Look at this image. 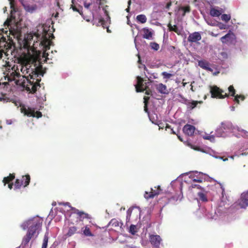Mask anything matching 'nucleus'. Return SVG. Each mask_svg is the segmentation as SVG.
<instances>
[{"label":"nucleus","mask_w":248,"mask_h":248,"mask_svg":"<svg viewBox=\"0 0 248 248\" xmlns=\"http://www.w3.org/2000/svg\"><path fill=\"white\" fill-rule=\"evenodd\" d=\"M42 225V222L38 219H29L24 222L21 225V227L25 230L29 228L26 234L23 237L21 246L22 248H25L28 245V244L31 239L34 236H37L38 234L37 230L39 229Z\"/></svg>","instance_id":"obj_1"},{"label":"nucleus","mask_w":248,"mask_h":248,"mask_svg":"<svg viewBox=\"0 0 248 248\" xmlns=\"http://www.w3.org/2000/svg\"><path fill=\"white\" fill-rule=\"evenodd\" d=\"M32 72L29 74L31 79H33V81L28 80L29 84L27 85L26 87V90L30 91L31 93H34L36 91L38 87H40L39 82L41 81V78H36L34 82V80L35 78L38 77L39 76H43L44 72L42 69V65L36 67L34 69L31 70Z\"/></svg>","instance_id":"obj_2"},{"label":"nucleus","mask_w":248,"mask_h":248,"mask_svg":"<svg viewBox=\"0 0 248 248\" xmlns=\"http://www.w3.org/2000/svg\"><path fill=\"white\" fill-rule=\"evenodd\" d=\"M210 90L212 98L223 99L229 96V94L227 93L223 94L224 91L216 85L210 86Z\"/></svg>","instance_id":"obj_3"},{"label":"nucleus","mask_w":248,"mask_h":248,"mask_svg":"<svg viewBox=\"0 0 248 248\" xmlns=\"http://www.w3.org/2000/svg\"><path fill=\"white\" fill-rule=\"evenodd\" d=\"M20 111L24 115H26L28 117H33L39 118L42 116V113L40 111H35L34 109L29 107L27 108L24 105L20 106Z\"/></svg>","instance_id":"obj_4"},{"label":"nucleus","mask_w":248,"mask_h":248,"mask_svg":"<svg viewBox=\"0 0 248 248\" xmlns=\"http://www.w3.org/2000/svg\"><path fill=\"white\" fill-rule=\"evenodd\" d=\"M222 43L225 44H233L235 42L236 37L234 33L229 31L228 33L220 38Z\"/></svg>","instance_id":"obj_5"},{"label":"nucleus","mask_w":248,"mask_h":248,"mask_svg":"<svg viewBox=\"0 0 248 248\" xmlns=\"http://www.w3.org/2000/svg\"><path fill=\"white\" fill-rule=\"evenodd\" d=\"M155 189L151 188V191L148 192L147 191H145V193L144 194V197L146 199H153L155 196L158 195L161 191H162V189L160 188V186H155Z\"/></svg>","instance_id":"obj_6"},{"label":"nucleus","mask_w":248,"mask_h":248,"mask_svg":"<svg viewBox=\"0 0 248 248\" xmlns=\"http://www.w3.org/2000/svg\"><path fill=\"white\" fill-rule=\"evenodd\" d=\"M25 179V181L24 182L23 180H20L18 179H16L15 183V187L17 189L20 188L22 186H23L24 187L27 186L30 183L31 180V177L29 174H26L25 175L23 176V178Z\"/></svg>","instance_id":"obj_7"},{"label":"nucleus","mask_w":248,"mask_h":248,"mask_svg":"<svg viewBox=\"0 0 248 248\" xmlns=\"http://www.w3.org/2000/svg\"><path fill=\"white\" fill-rule=\"evenodd\" d=\"M238 204L241 208H245L248 206V190L241 194Z\"/></svg>","instance_id":"obj_8"},{"label":"nucleus","mask_w":248,"mask_h":248,"mask_svg":"<svg viewBox=\"0 0 248 248\" xmlns=\"http://www.w3.org/2000/svg\"><path fill=\"white\" fill-rule=\"evenodd\" d=\"M151 244L155 248H160L159 246L162 241V239L158 235H151L149 237Z\"/></svg>","instance_id":"obj_9"},{"label":"nucleus","mask_w":248,"mask_h":248,"mask_svg":"<svg viewBox=\"0 0 248 248\" xmlns=\"http://www.w3.org/2000/svg\"><path fill=\"white\" fill-rule=\"evenodd\" d=\"M137 83L135 85L137 92H143L144 91L145 86L147 85V83H143V79L140 76L137 77Z\"/></svg>","instance_id":"obj_10"},{"label":"nucleus","mask_w":248,"mask_h":248,"mask_svg":"<svg viewBox=\"0 0 248 248\" xmlns=\"http://www.w3.org/2000/svg\"><path fill=\"white\" fill-rule=\"evenodd\" d=\"M202 39V36L199 32H194L190 33L187 38V41L189 43H196Z\"/></svg>","instance_id":"obj_11"},{"label":"nucleus","mask_w":248,"mask_h":248,"mask_svg":"<svg viewBox=\"0 0 248 248\" xmlns=\"http://www.w3.org/2000/svg\"><path fill=\"white\" fill-rule=\"evenodd\" d=\"M71 209L75 214H76L78 216L79 220L80 221H83L84 218H91L90 216L88 214L85 213L83 211H80L74 207H72Z\"/></svg>","instance_id":"obj_12"},{"label":"nucleus","mask_w":248,"mask_h":248,"mask_svg":"<svg viewBox=\"0 0 248 248\" xmlns=\"http://www.w3.org/2000/svg\"><path fill=\"white\" fill-rule=\"evenodd\" d=\"M195 130V127L192 125L186 124L183 128V132L188 136H192Z\"/></svg>","instance_id":"obj_13"},{"label":"nucleus","mask_w":248,"mask_h":248,"mask_svg":"<svg viewBox=\"0 0 248 248\" xmlns=\"http://www.w3.org/2000/svg\"><path fill=\"white\" fill-rule=\"evenodd\" d=\"M3 40L2 42L0 41V59H1L2 57L3 53H4L6 55H7L6 54L7 52L5 51V50H7L10 46H8L7 42L6 41V39L3 37L2 38Z\"/></svg>","instance_id":"obj_14"},{"label":"nucleus","mask_w":248,"mask_h":248,"mask_svg":"<svg viewBox=\"0 0 248 248\" xmlns=\"http://www.w3.org/2000/svg\"><path fill=\"white\" fill-rule=\"evenodd\" d=\"M123 224L122 222L118 221L116 219H112L108 223V226H111L115 229H121Z\"/></svg>","instance_id":"obj_15"},{"label":"nucleus","mask_w":248,"mask_h":248,"mask_svg":"<svg viewBox=\"0 0 248 248\" xmlns=\"http://www.w3.org/2000/svg\"><path fill=\"white\" fill-rule=\"evenodd\" d=\"M155 86L158 93L162 94H167L168 93L167 86L165 85L159 83L156 84Z\"/></svg>","instance_id":"obj_16"},{"label":"nucleus","mask_w":248,"mask_h":248,"mask_svg":"<svg viewBox=\"0 0 248 248\" xmlns=\"http://www.w3.org/2000/svg\"><path fill=\"white\" fill-rule=\"evenodd\" d=\"M232 128V125L230 123H222L221 126L220 128L218 129L217 131V133H218L220 131H222L223 129L227 130V129H231ZM217 136H221L222 134L217 133Z\"/></svg>","instance_id":"obj_17"},{"label":"nucleus","mask_w":248,"mask_h":248,"mask_svg":"<svg viewBox=\"0 0 248 248\" xmlns=\"http://www.w3.org/2000/svg\"><path fill=\"white\" fill-rule=\"evenodd\" d=\"M199 66L205 70L212 71V69L209 67V63L205 60H201L198 62Z\"/></svg>","instance_id":"obj_18"},{"label":"nucleus","mask_w":248,"mask_h":248,"mask_svg":"<svg viewBox=\"0 0 248 248\" xmlns=\"http://www.w3.org/2000/svg\"><path fill=\"white\" fill-rule=\"evenodd\" d=\"M96 26H102V27L104 29H105V28L107 29V31L108 33H110L111 32V31L109 29L108 27V26L107 25V24L106 23V22L105 21L103 17H100L99 18V19H98V23L96 24Z\"/></svg>","instance_id":"obj_19"},{"label":"nucleus","mask_w":248,"mask_h":248,"mask_svg":"<svg viewBox=\"0 0 248 248\" xmlns=\"http://www.w3.org/2000/svg\"><path fill=\"white\" fill-rule=\"evenodd\" d=\"M77 230L78 228L77 227L75 226H69L68 228V230L65 234V236L67 237H71L77 232Z\"/></svg>","instance_id":"obj_20"},{"label":"nucleus","mask_w":248,"mask_h":248,"mask_svg":"<svg viewBox=\"0 0 248 248\" xmlns=\"http://www.w3.org/2000/svg\"><path fill=\"white\" fill-rule=\"evenodd\" d=\"M143 32V38L147 39H149L152 37L153 33L150 30L147 28H144L142 29Z\"/></svg>","instance_id":"obj_21"},{"label":"nucleus","mask_w":248,"mask_h":248,"mask_svg":"<svg viewBox=\"0 0 248 248\" xmlns=\"http://www.w3.org/2000/svg\"><path fill=\"white\" fill-rule=\"evenodd\" d=\"M202 101H192L191 102L190 101H187V103H186V105L187 106V107L191 109H192L194 108L195 107H196L197 105L199 103H202Z\"/></svg>","instance_id":"obj_22"},{"label":"nucleus","mask_w":248,"mask_h":248,"mask_svg":"<svg viewBox=\"0 0 248 248\" xmlns=\"http://www.w3.org/2000/svg\"><path fill=\"white\" fill-rule=\"evenodd\" d=\"M15 176L14 173H10L8 176L4 177L2 181L4 183V185L5 186L6 184L10 183L15 179Z\"/></svg>","instance_id":"obj_23"},{"label":"nucleus","mask_w":248,"mask_h":248,"mask_svg":"<svg viewBox=\"0 0 248 248\" xmlns=\"http://www.w3.org/2000/svg\"><path fill=\"white\" fill-rule=\"evenodd\" d=\"M210 14L213 17H218L221 15V11L213 8L210 10Z\"/></svg>","instance_id":"obj_24"},{"label":"nucleus","mask_w":248,"mask_h":248,"mask_svg":"<svg viewBox=\"0 0 248 248\" xmlns=\"http://www.w3.org/2000/svg\"><path fill=\"white\" fill-rule=\"evenodd\" d=\"M137 21L142 24L145 23L147 21V17L144 15H139L137 16Z\"/></svg>","instance_id":"obj_25"},{"label":"nucleus","mask_w":248,"mask_h":248,"mask_svg":"<svg viewBox=\"0 0 248 248\" xmlns=\"http://www.w3.org/2000/svg\"><path fill=\"white\" fill-rule=\"evenodd\" d=\"M168 27L170 31H173L176 32L177 34H180V31L178 29L176 25L172 26L170 23L168 24Z\"/></svg>","instance_id":"obj_26"},{"label":"nucleus","mask_w":248,"mask_h":248,"mask_svg":"<svg viewBox=\"0 0 248 248\" xmlns=\"http://www.w3.org/2000/svg\"><path fill=\"white\" fill-rule=\"evenodd\" d=\"M83 234L86 236H93V234L91 232L90 228L87 226L85 227V229L83 231Z\"/></svg>","instance_id":"obj_27"},{"label":"nucleus","mask_w":248,"mask_h":248,"mask_svg":"<svg viewBox=\"0 0 248 248\" xmlns=\"http://www.w3.org/2000/svg\"><path fill=\"white\" fill-rule=\"evenodd\" d=\"M198 196L201 201L202 202H207V199L206 196L205 194L202 192H199L198 193Z\"/></svg>","instance_id":"obj_28"},{"label":"nucleus","mask_w":248,"mask_h":248,"mask_svg":"<svg viewBox=\"0 0 248 248\" xmlns=\"http://www.w3.org/2000/svg\"><path fill=\"white\" fill-rule=\"evenodd\" d=\"M231 16L230 15L223 14L221 16V20L225 21V22H228L231 19Z\"/></svg>","instance_id":"obj_29"},{"label":"nucleus","mask_w":248,"mask_h":248,"mask_svg":"<svg viewBox=\"0 0 248 248\" xmlns=\"http://www.w3.org/2000/svg\"><path fill=\"white\" fill-rule=\"evenodd\" d=\"M245 98V97L243 95H236L234 98V101H235L237 104L239 103V99H240L242 101H243Z\"/></svg>","instance_id":"obj_30"},{"label":"nucleus","mask_w":248,"mask_h":248,"mask_svg":"<svg viewBox=\"0 0 248 248\" xmlns=\"http://www.w3.org/2000/svg\"><path fill=\"white\" fill-rule=\"evenodd\" d=\"M161 75L163 76L164 79H169L173 76V74L168 73L166 72H163L161 73Z\"/></svg>","instance_id":"obj_31"},{"label":"nucleus","mask_w":248,"mask_h":248,"mask_svg":"<svg viewBox=\"0 0 248 248\" xmlns=\"http://www.w3.org/2000/svg\"><path fill=\"white\" fill-rule=\"evenodd\" d=\"M229 92L231 96L235 97V90L232 85H230L228 88Z\"/></svg>","instance_id":"obj_32"},{"label":"nucleus","mask_w":248,"mask_h":248,"mask_svg":"<svg viewBox=\"0 0 248 248\" xmlns=\"http://www.w3.org/2000/svg\"><path fill=\"white\" fill-rule=\"evenodd\" d=\"M181 9L184 11V13L183 14V16H185L186 13H189L190 12V7L189 5L182 7Z\"/></svg>","instance_id":"obj_33"},{"label":"nucleus","mask_w":248,"mask_h":248,"mask_svg":"<svg viewBox=\"0 0 248 248\" xmlns=\"http://www.w3.org/2000/svg\"><path fill=\"white\" fill-rule=\"evenodd\" d=\"M150 46L151 48L155 50H158L159 48V45L155 42H152L150 43Z\"/></svg>","instance_id":"obj_34"},{"label":"nucleus","mask_w":248,"mask_h":248,"mask_svg":"<svg viewBox=\"0 0 248 248\" xmlns=\"http://www.w3.org/2000/svg\"><path fill=\"white\" fill-rule=\"evenodd\" d=\"M48 243V237L46 235H45L43 240V243L42 248H46Z\"/></svg>","instance_id":"obj_35"},{"label":"nucleus","mask_w":248,"mask_h":248,"mask_svg":"<svg viewBox=\"0 0 248 248\" xmlns=\"http://www.w3.org/2000/svg\"><path fill=\"white\" fill-rule=\"evenodd\" d=\"M198 175L200 176L198 177L197 176L196 178H193V181L194 182H199V183L202 182V178H201V176L202 175V173H198Z\"/></svg>","instance_id":"obj_36"},{"label":"nucleus","mask_w":248,"mask_h":248,"mask_svg":"<svg viewBox=\"0 0 248 248\" xmlns=\"http://www.w3.org/2000/svg\"><path fill=\"white\" fill-rule=\"evenodd\" d=\"M136 226L134 225H131L130 226L129 232L133 234L136 232Z\"/></svg>","instance_id":"obj_37"},{"label":"nucleus","mask_w":248,"mask_h":248,"mask_svg":"<svg viewBox=\"0 0 248 248\" xmlns=\"http://www.w3.org/2000/svg\"><path fill=\"white\" fill-rule=\"evenodd\" d=\"M184 143L192 149H193L195 150H199V147L194 146V145H192L190 143H189L188 141H185Z\"/></svg>","instance_id":"obj_38"},{"label":"nucleus","mask_w":248,"mask_h":248,"mask_svg":"<svg viewBox=\"0 0 248 248\" xmlns=\"http://www.w3.org/2000/svg\"><path fill=\"white\" fill-rule=\"evenodd\" d=\"M144 91H145V94L147 95H152V91L148 87L147 85L145 86V88H144Z\"/></svg>","instance_id":"obj_39"},{"label":"nucleus","mask_w":248,"mask_h":248,"mask_svg":"<svg viewBox=\"0 0 248 248\" xmlns=\"http://www.w3.org/2000/svg\"><path fill=\"white\" fill-rule=\"evenodd\" d=\"M10 99L7 97L5 95L2 94L1 97H0V101H3L4 102H7L9 101Z\"/></svg>","instance_id":"obj_40"},{"label":"nucleus","mask_w":248,"mask_h":248,"mask_svg":"<svg viewBox=\"0 0 248 248\" xmlns=\"http://www.w3.org/2000/svg\"><path fill=\"white\" fill-rule=\"evenodd\" d=\"M71 8H72L73 10L74 11H75V12H78V13H79L80 15H82V11H80L79 9H78L75 6L73 5H71Z\"/></svg>","instance_id":"obj_41"},{"label":"nucleus","mask_w":248,"mask_h":248,"mask_svg":"<svg viewBox=\"0 0 248 248\" xmlns=\"http://www.w3.org/2000/svg\"><path fill=\"white\" fill-rule=\"evenodd\" d=\"M24 47L27 49H29V48L31 47L30 46V43L28 40H25V42L24 43Z\"/></svg>","instance_id":"obj_42"},{"label":"nucleus","mask_w":248,"mask_h":248,"mask_svg":"<svg viewBox=\"0 0 248 248\" xmlns=\"http://www.w3.org/2000/svg\"><path fill=\"white\" fill-rule=\"evenodd\" d=\"M92 3L87 2L86 1L84 2V6L86 9H89Z\"/></svg>","instance_id":"obj_43"},{"label":"nucleus","mask_w":248,"mask_h":248,"mask_svg":"<svg viewBox=\"0 0 248 248\" xmlns=\"http://www.w3.org/2000/svg\"><path fill=\"white\" fill-rule=\"evenodd\" d=\"M126 213H127L126 218H127V219H128L131 216V213H132V210H131L130 209H128V210L127 211Z\"/></svg>","instance_id":"obj_44"},{"label":"nucleus","mask_w":248,"mask_h":248,"mask_svg":"<svg viewBox=\"0 0 248 248\" xmlns=\"http://www.w3.org/2000/svg\"><path fill=\"white\" fill-rule=\"evenodd\" d=\"M241 131L243 134V137L248 138V132L244 130H242Z\"/></svg>","instance_id":"obj_45"},{"label":"nucleus","mask_w":248,"mask_h":248,"mask_svg":"<svg viewBox=\"0 0 248 248\" xmlns=\"http://www.w3.org/2000/svg\"><path fill=\"white\" fill-rule=\"evenodd\" d=\"M156 124H157L159 126V129H163L164 128V124L162 123H155Z\"/></svg>","instance_id":"obj_46"},{"label":"nucleus","mask_w":248,"mask_h":248,"mask_svg":"<svg viewBox=\"0 0 248 248\" xmlns=\"http://www.w3.org/2000/svg\"><path fill=\"white\" fill-rule=\"evenodd\" d=\"M172 5V2L171 1H169V2H168L166 5V8L167 9H169L170 7Z\"/></svg>","instance_id":"obj_47"},{"label":"nucleus","mask_w":248,"mask_h":248,"mask_svg":"<svg viewBox=\"0 0 248 248\" xmlns=\"http://www.w3.org/2000/svg\"><path fill=\"white\" fill-rule=\"evenodd\" d=\"M144 103H145L144 110L146 112H147L148 110V108H147V103H146V99L145 97H144Z\"/></svg>","instance_id":"obj_48"},{"label":"nucleus","mask_w":248,"mask_h":248,"mask_svg":"<svg viewBox=\"0 0 248 248\" xmlns=\"http://www.w3.org/2000/svg\"><path fill=\"white\" fill-rule=\"evenodd\" d=\"M192 187H193V188L197 187V188H199V189L201 188L200 186L198 185H192Z\"/></svg>","instance_id":"obj_49"},{"label":"nucleus","mask_w":248,"mask_h":248,"mask_svg":"<svg viewBox=\"0 0 248 248\" xmlns=\"http://www.w3.org/2000/svg\"><path fill=\"white\" fill-rule=\"evenodd\" d=\"M9 0L10 1V4L11 8H12L14 6L13 2H14V0Z\"/></svg>","instance_id":"obj_50"},{"label":"nucleus","mask_w":248,"mask_h":248,"mask_svg":"<svg viewBox=\"0 0 248 248\" xmlns=\"http://www.w3.org/2000/svg\"><path fill=\"white\" fill-rule=\"evenodd\" d=\"M219 29H221V30H223V29H226V26L223 25V24H222L221 25H220L219 26Z\"/></svg>","instance_id":"obj_51"},{"label":"nucleus","mask_w":248,"mask_h":248,"mask_svg":"<svg viewBox=\"0 0 248 248\" xmlns=\"http://www.w3.org/2000/svg\"><path fill=\"white\" fill-rule=\"evenodd\" d=\"M13 183H8V187L10 189H11L13 188Z\"/></svg>","instance_id":"obj_52"},{"label":"nucleus","mask_w":248,"mask_h":248,"mask_svg":"<svg viewBox=\"0 0 248 248\" xmlns=\"http://www.w3.org/2000/svg\"><path fill=\"white\" fill-rule=\"evenodd\" d=\"M182 99H183V103L185 104L186 105V103H187V101H190V100H188L185 98L183 97Z\"/></svg>","instance_id":"obj_53"},{"label":"nucleus","mask_w":248,"mask_h":248,"mask_svg":"<svg viewBox=\"0 0 248 248\" xmlns=\"http://www.w3.org/2000/svg\"><path fill=\"white\" fill-rule=\"evenodd\" d=\"M165 128H166V130H167V129H171L170 125L168 124H166Z\"/></svg>","instance_id":"obj_54"},{"label":"nucleus","mask_w":248,"mask_h":248,"mask_svg":"<svg viewBox=\"0 0 248 248\" xmlns=\"http://www.w3.org/2000/svg\"><path fill=\"white\" fill-rule=\"evenodd\" d=\"M178 139L181 141H183V139L180 137V136L178 135V134H176Z\"/></svg>","instance_id":"obj_55"},{"label":"nucleus","mask_w":248,"mask_h":248,"mask_svg":"<svg viewBox=\"0 0 248 248\" xmlns=\"http://www.w3.org/2000/svg\"><path fill=\"white\" fill-rule=\"evenodd\" d=\"M211 138V136H206V137H204L203 138H204V139H205V140H210Z\"/></svg>","instance_id":"obj_56"},{"label":"nucleus","mask_w":248,"mask_h":248,"mask_svg":"<svg viewBox=\"0 0 248 248\" xmlns=\"http://www.w3.org/2000/svg\"><path fill=\"white\" fill-rule=\"evenodd\" d=\"M171 133H172V134H175V135L176 134H176L175 132L173 131V129H172V128H171Z\"/></svg>","instance_id":"obj_57"},{"label":"nucleus","mask_w":248,"mask_h":248,"mask_svg":"<svg viewBox=\"0 0 248 248\" xmlns=\"http://www.w3.org/2000/svg\"><path fill=\"white\" fill-rule=\"evenodd\" d=\"M28 65V64H26V65H25V67H26V70H28V71H27V73L29 72V69H28V68H27Z\"/></svg>","instance_id":"obj_58"},{"label":"nucleus","mask_w":248,"mask_h":248,"mask_svg":"<svg viewBox=\"0 0 248 248\" xmlns=\"http://www.w3.org/2000/svg\"><path fill=\"white\" fill-rule=\"evenodd\" d=\"M105 13L106 14V15L108 16V18L109 19V20H110V17L108 16V12L107 11H105Z\"/></svg>","instance_id":"obj_59"},{"label":"nucleus","mask_w":248,"mask_h":248,"mask_svg":"<svg viewBox=\"0 0 248 248\" xmlns=\"http://www.w3.org/2000/svg\"><path fill=\"white\" fill-rule=\"evenodd\" d=\"M182 84H183V87H185V86L186 85V84H187V83H186V82H183Z\"/></svg>","instance_id":"obj_60"},{"label":"nucleus","mask_w":248,"mask_h":248,"mask_svg":"<svg viewBox=\"0 0 248 248\" xmlns=\"http://www.w3.org/2000/svg\"><path fill=\"white\" fill-rule=\"evenodd\" d=\"M131 0H129V1H128V5H129V6H130V4H131Z\"/></svg>","instance_id":"obj_61"},{"label":"nucleus","mask_w":248,"mask_h":248,"mask_svg":"<svg viewBox=\"0 0 248 248\" xmlns=\"http://www.w3.org/2000/svg\"><path fill=\"white\" fill-rule=\"evenodd\" d=\"M191 89V90L192 91H194V90H193V86L192 85H191V89Z\"/></svg>","instance_id":"obj_62"},{"label":"nucleus","mask_w":248,"mask_h":248,"mask_svg":"<svg viewBox=\"0 0 248 248\" xmlns=\"http://www.w3.org/2000/svg\"><path fill=\"white\" fill-rule=\"evenodd\" d=\"M212 36H215V37H216V36H217V34H214L212 33Z\"/></svg>","instance_id":"obj_63"},{"label":"nucleus","mask_w":248,"mask_h":248,"mask_svg":"<svg viewBox=\"0 0 248 248\" xmlns=\"http://www.w3.org/2000/svg\"><path fill=\"white\" fill-rule=\"evenodd\" d=\"M57 6H58V7H60V3H59V1H58V2H57Z\"/></svg>","instance_id":"obj_64"}]
</instances>
